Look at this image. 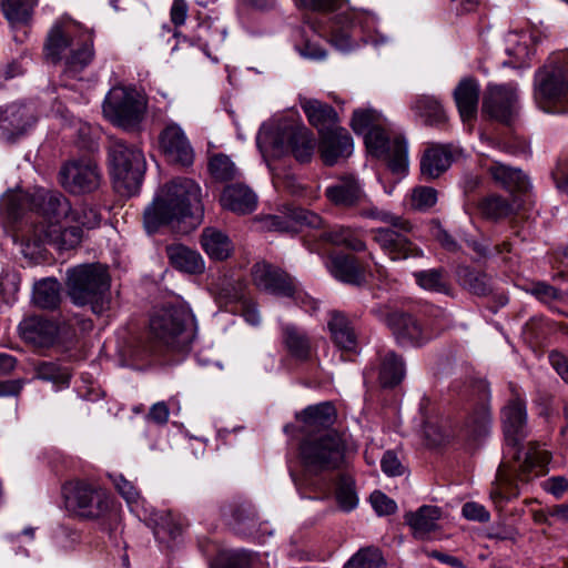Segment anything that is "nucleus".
<instances>
[{"label":"nucleus","mask_w":568,"mask_h":568,"mask_svg":"<svg viewBox=\"0 0 568 568\" xmlns=\"http://www.w3.org/2000/svg\"><path fill=\"white\" fill-rule=\"evenodd\" d=\"M31 206L37 217L26 234L27 246L49 244L59 250H71L80 245L84 230L95 229L101 222L97 209L87 204L72 207L69 200L58 192H36Z\"/></svg>","instance_id":"nucleus-1"},{"label":"nucleus","mask_w":568,"mask_h":568,"mask_svg":"<svg viewBox=\"0 0 568 568\" xmlns=\"http://www.w3.org/2000/svg\"><path fill=\"white\" fill-rule=\"evenodd\" d=\"M203 210L200 185L191 179H176L145 209L144 225L150 233L163 225L175 229L187 217L199 222Z\"/></svg>","instance_id":"nucleus-2"},{"label":"nucleus","mask_w":568,"mask_h":568,"mask_svg":"<svg viewBox=\"0 0 568 568\" xmlns=\"http://www.w3.org/2000/svg\"><path fill=\"white\" fill-rule=\"evenodd\" d=\"M44 53L63 64V78H78L94 58L93 34L71 22L55 23L47 36Z\"/></svg>","instance_id":"nucleus-3"},{"label":"nucleus","mask_w":568,"mask_h":568,"mask_svg":"<svg viewBox=\"0 0 568 568\" xmlns=\"http://www.w3.org/2000/svg\"><path fill=\"white\" fill-rule=\"evenodd\" d=\"M67 288L77 306L89 305L97 316H104L110 310V275L102 264H84L67 273Z\"/></svg>","instance_id":"nucleus-4"},{"label":"nucleus","mask_w":568,"mask_h":568,"mask_svg":"<svg viewBox=\"0 0 568 568\" xmlns=\"http://www.w3.org/2000/svg\"><path fill=\"white\" fill-rule=\"evenodd\" d=\"M534 98L547 113H568V51L552 53L536 71Z\"/></svg>","instance_id":"nucleus-5"},{"label":"nucleus","mask_w":568,"mask_h":568,"mask_svg":"<svg viewBox=\"0 0 568 568\" xmlns=\"http://www.w3.org/2000/svg\"><path fill=\"white\" fill-rule=\"evenodd\" d=\"M108 158L116 192L123 196L135 194L145 172L146 164L143 152L135 145L113 140L108 149Z\"/></svg>","instance_id":"nucleus-6"},{"label":"nucleus","mask_w":568,"mask_h":568,"mask_svg":"<svg viewBox=\"0 0 568 568\" xmlns=\"http://www.w3.org/2000/svg\"><path fill=\"white\" fill-rule=\"evenodd\" d=\"M345 438L336 430L308 435L300 447L305 469L314 474L338 469L345 462Z\"/></svg>","instance_id":"nucleus-7"},{"label":"nucleus","mask_w":568,"mask_h":568,"mask_svg":"<svg viewBox=\"0 0 568 568\" xmlns=\"http://www.w3.org/2000/svg\"><path fill=\"white\" fill-rule=\"evenodd\" d=\"M376 17L365 10H339L329 19V41L341 51H349L358 45L363 34L374 29Z\"/></svg>","instance_id":"nucleus-8"},{"label":"nucleus","mask_w":568,"mask_h":568,"mask_svg":"<svg viewBox=\"0 0 568 568\" xmlns=\"http://www.w3.org/2000/svg\"><path fill=\"white\" fill-rule=\"evenodd\" d=\"M146 101L134 89L112 88L103 102L104 115L115 125L129 129L139 124L145 113Z\"/></svg>","instance_id":"nucleus-9"},{"label":"nucleus","mask_w":568,"mask_h":568,"mask_svg":"<svg viewBox=\"0 0 568 568\" xmlns=\"http://www.w3.org/2000/svg\"><path fill=\"white\" fill-rule=\"evenodd\" d=\"M365 145L368 152L377 158H383L394 173H403L408 166V148L402 135L389 136L386 131L373 126L365 134Z\"/></svg>","instance_id":"nucleus-10"},{"label":"nucleus","mask_w":568,"mask_h":568,"mask_svg":"<svg viewBox=\"0 0 568 568\" xmlns=\"http://www.w3.org/2000/svg\"><path fill=\"white\" fill-rule=\"evenodd\" d=\"M501 420L507 455L519 462L520 444L528 435L527 409L525 398L515 388L511 389V398L501 410Z\"/></svg>","instance_id":"nucleus-11"},{"label":"nucleus","mask_w":568,"mask_h":568,"mask_svg":"<svg viewBox=\"0 0 568 568\" xmlns=\"http://www.w3.org/2000/svg\"><path fill=\"white\" fill-rule=\"evenodd\" d=\"M68 506L85 518H99L109 509L105 489L88 481H77L65 488Z\"/></svg>","instance_id":"nucleus-12"},{"label":"nucleus","mask_w":568,"mask_h":568,"mask_svg":"<svg viewBox=\"0 0 568 568\" xmlns=\"http://www.w3.org/2000/svg\"><path fill=\"white\" fill-rule=\"evenodd\" d=\"M414 230L409 221V229L402 230L395 226L376 227L371 230L372 240L379 246L385 255L392 261H403L407 258H419L424 252L408 239V234Z\"/></svg>","instance_id":"nucleus-13"},{"label":"nucleus","mask_w":568,"mask_h":568,"mask_svg":"<svg viewBox=\"0 0 568 568\" xmlns=\"http://www.w3.org/2000/svg\"><path fill=\"white\" fill-rule=\"evenodd\" d=\"M61 185L72 194H84L97 190L101 182L98 163L90 156L67 162L60 170Z\"/></svg>","instance_id":"nucleus-14"},{"label":"nucleus","mask_w":568,"mask_h":568,"mask_svg":"<svg viewBox=\"0 0 568 568\" xmlns=\"http://www.w3.org/2000/svg\"><path fill=\"white\" fill-rule=\"evenodd\" d=\"M252 281L254 285L268 294L293 297L298 292V284L283 268L267 262H257L253 265Z\"/></svg>","instance_id":"nucleus-15"},{"label":"nucleus","mask_w":568,"mask_h":568,"mask_svg":"<svg viewBox=\"0 0 568 568\" xmlns=\"http://www.w3.org/2000/svg\"><path fill=\"white\" fill-rule=\"evenodd\" d=\"M517 88L513 84H489L483 100V111L491 119L509 124L517 113Z\"/></svg>","instance_id":"nucleus-16"},{"label":"nucleus","mask_w":568,"mask_h":568,"mask_svg":"<svg viewBox=\"0 0 568 568\" xmlns=\"http://www.w3.org/2000/svg\"><path fill=\"white\" fill-rule=\"evenodd\" d=\"M274 149L278 154L291 152L302 163L310 162L315 140L313 133L305 126H285L274 140Z\"/></svg>","instance_id":"nucleus-17"},{"label":"nucleus","mask_w":568,"mask_h":568,"mask_svg":"<svg viewBox=\"0 0 568 568\" xmlns=\"http://www.w3.org/2000/svg\"><path fill=\"white\" fill-rule=\"evenodd\" d=\"M159 144L161 151L170 161L182 165H191L193 163V148L179 124H168L159 135Z\"/></svg>","instance_id":"nucleus-18"},{"label":"nucleus","mask_w":568,"mask_h":568,"mask_svg":"<svg viewBox=\"0 0 568 568\" xmlns=\"http://www.w3.org/2000/svg\"><path fill=\"white\" fill-rule=\"evenodd\" d=\"M320 154L326 165H334L353 152V139L346 129L336 126L321 134Z\"/></svg>","instance_id":"nucleus-19"},{"label":"nucleus","mask_w":568,"mask_h":568,"mask_svg":"<svg viewBox=\"0 0 568 568\" xmlns=\"http://www.w3.org/2000/svg\"><path fill=\"white\" fill-rule=\"evenodd\" d=\"M184 324L185 322H151L152 338L170 349H184L194 338L193 327Z\"/></svg>","instance_id":"nucleus-20"},{"label":"nucleus","mask_w":568,"mask_h":568,"mask_svg":"<svg viewBox=\"0 0 568 568\" xmlns=\"http://www.w3.org/2000/svg\"><path fill=\"white\" fill-rule=\"evenodd\" d=\"M326 265L329 273L345 284L362 286L367 283V267L354 255H333Z\"/></svg>","instance_id":"nucleus-21"},{"label":"nucleus","mask_w":568,"mask_h":568,"mask_svg":"<svg viewBox=\"0 0 568 568\" xmlns=\"http://www.w3.org/2000/svg\"><path fill=\"white\" fill-rule=\"evenodd\" d=\"M388 328L402 346L422 345L440 332L433 322H388Z\"/></svg>","instance_id":"nucleus-22"},{"label":"nucleus","mask_w":568,"mask_h":568,"mask_svg":"<svg viewBox=\"0 0 568 568\" xmlns=\"http://www.w3.org/2000/svg\"><path fill=\"white\" fill-rule=\"evenodd\" d=\"M301 422V430L306 436L328 432L335 423L336 410L329 402L307 406L296 415Z\"/></svg>","instance_id":"nucleus-23"},{"label":"nucleus","mask_w":568,"mask_h":568,"mask_svg":"<svg viewBox=\"0 0 568 568\" xmlns=\"http://www.w3.org/2000/svg\"><path fill=\"white\" fill-rule=\"evenodd\" d=\"M325 196L336 206L354 207L365 202L366 194L358 180L344 176L326 187Z\"/></svg>","instance_id":"nucleus-24"},{"label":"nucleus","mask_w":568,"mask_h":568,"mask_svg":"<svg viewBox=\"0 0 568 568\" xmlns=\"http://www.w3.org/2000/svg\"><path fill=\"white\" fill-rule=\"evenodd\" d=\"M221 205L237 214H248L257 205L256 194L246 185L237 183L224 187L221 199Z\"/></svg>","instance_id":"nucleus-25"},{"label":"nucleus","mask_w":568,"mask_h":568,"mask_svg":"<svg viewBox=\"0 0 568 568\" xmlns=\"http://www.w3.org/2000/svg\"><path fill=\"white\" fill-rule=\"evenodd\" d=\"M453 154L448 146L430 144L420 159V174L425 180L440 176L452 164Z\"/></svg>","instance_id":"nucleus-26"},{"label":"nucleus","mask_w":568,"mask_h":568,"mask_svg":"<svg viewBox=\"0 0 568 568\" xmlns=\"http://www.w3.org/2000/svg\"><path fill=\"white\" fill-rule=\"evenodd\" d=\"M442 511L436 506L425 505L416 511L405 515V521L410 527L415 538L425 539L432 531L438 529V520Z\"/></svg>","instance_id":"nucleus-27"},{"label":"nucleus","mask_w":568,"mask_h":568,"mask_svg":"<svg viewBox=\"0 0 568 568\" xmlns=\"http://www.w3.org/2000/svg\"><path fill=\"white\" fill-rule=\"evenodd\" d=\"M165 252L171 266L182 273L200 274L204 271V261L195 250L183 244H171Z\"/></svg>","instance_id":"nucleus-28"},{"label":"nucleus","mask_w":568,"mask_h":568,"mask_svg":"<svg viewBox=\"0 0 568 568\" xmlns=\"http://www.w3.org/2000/svg\"><path fill=\"white\" fill-rule=\"evenodd\" d=\"M550 462L548 450L540 448L537 444H529L525 458L514 469L518 480L528 483L531 478L544 474L546 466Z\"/></svg>","instance_id":"nucleus-29"},{"label":"nucleus","mask_w":568,"mask_h":568,"mask_svg":"<svg viewBox=\"0 0 568 568\" xmlns=\"http://www.w3.org/2000/svg\"><path fill=\"white\" fill-rule=\"evenodd\" d=\"M480 87L476 79L465 78L454 90V99L464 121L473 119L477 113Z\"/></svg>","instance_id":"nucleus-30"},{"label":"nucleus","mask_w":568,"mask_h":568,"mask_svg":"<svg viewBox=\"0 0 568 568\" xmlns=\"http://www.w3.org/2000/svg\"><path fill=\"white\" fill-rule=\"evenodd\" d=\"M308 122L315 126L320 133L329 131L338 122V115L333 106L316 99H305L301 102Z\"/></svg>","instance_id":"nucleus-31"},{"label":"nucleus","mask_w":568,"mask_h":568,"mask_svg":"<svg viewBox=\"0 0 568 568\" xmlns=\"http://www.w3.org/2000/svg\"><path fill=\"white\" fill-rule=\"evenodd\" d=\"M487 171L495 183L509 192H525L529 187L528 178L517 168L494 162Z\"/></svg>","instance_id":"nucleus-32"},{"label":"nucleus","mask_w":568,"mask_h":568,"mask_svg":"<svg viewBox=\"0 0 568 568\" xmlns=\"http://www.w3.org/2000/svg\"><path fill=\"white\" fill-rule=\"evenodd\" d=\"M18 331L27 343L38 347L52 345L58 335L55 322H19Z\"/></svg>","instance_id":"nucleus-33"},{"label":"nucleus","mask_w":568,"mask_h":568,"mask_svg":"<svg viewBox=\"0 0 568 568\" xmlns=\"http://www.w3.org/2000/svg\"><path fill=\"white\" fill-rule=\"evenodd\" d=\"M378 382L383 387H394L405 377V363L394 351L378 353Z\"/></svg>","instance_id":"nucleus-34"},{"label":"nucleus","mask_w":568,"mask_h":568,"mask_svg":"<svg viewBox=\"0 0 568 568\" xmlns=\"http://www.w3.org/2000/svg\"><path fill=\"white\" fill-rule=\"evenodd\" d=\"M201 246L212 260L223 261L232 251V242L229 236L215 227H205L201 234Z\"/></svg>","instance_id":"nucleus-35"},{"label":"nucleus","mask_w":568,"mask_h":568,"mask_svg":"<svg viewBox=\"0 0 568 568\" xmlns=\"http://www.w3.org/2000/svg\"><path fill=\"white\" fill-rule=\"evenodd\" d=\"M412 110L427 125H439L447 119L442 102L434 95H419L412 103Z\"/></svg>","instance_id":"nucleus-36"},{"label":"nucleus","mask_w":568,"mask_h":568,"mask_svg":"<svg viewBox=\"0 0 568 568\" xmlns=\"http://www.w3.org/2000/svg\"><path fill=\"white\" fill-rule=\"evenodd\" d=\"M413 276L416 284L425 291L446 295L452 292L449 274L443 267L414 272Z\"/></svg>","instance_id":"nucleus-37"},{"label":"nucleus","mask_w":568,"mask_h":568,"mask_svg":"<svg viewBox=\"0 0 568 568\" xmlns=\"http://www.w3.org/2000/svg\"><path fill=\"white\" fill-rule=\"evenodd\" d=\"M29 125V116L24 106L10 104L4 108H0L1 130L11 134H20Z\"/></svg>","instance_id":"nucleus-38"},{"label":"nucleus","mask_w":568,"mask_h":568,"mask_svg":"<svg viewBox=\"0 0 568 568\" xmlns=\"http://www.w3.org/2000/svg\"><path fill=\"white\" fill-rule=\"evenodd\" d=\"M357 206L359 207L358 214L362 217L378 221L390 226L399 227L402 230L409 229V221L407 219L395 215L389 211L376 206L367 199V196L365 197V202Z\"/></svg>","instance_id":"nucleus-39"},{"label":"nucleus","mask_w":568,"mask_h":568,"mask_svg":"<svg viewBox=\"0 0 568 568\" xmlns=\"http://www.w3.org/2000/svg\"><path fill=\"white\" fill-rule=\"evenodd\" d=\"M33 302L41 308H55L60 303V283L54 278L38 282L33 290Z\"/></svg>","instance_id":"nucleus-40"},{"label":"nucleus","mask_w":568,"mask_h":568,"mask_svg":"<svg viewBox=\"0 0 568 568\" xmlns=\"http://www.w3.org/2000/svg\"><path fill=\"white\" fill-rule=\"evenodd\" d=\"M332 338L337 347L347 352L358 348V333L352 322H328Z\"/></svg>","instance_id":"nucleus-41"},{"label":"nucleus","mask_w":568,"mask_h":568,"mask_svg":"<svg viewBox=\"0 0 568 568\" xmlns=\"http://www.w3.org/2000/svg\"><path fill=\"white\" fill-rule=\"evenodd\" d=\"M37 4V0H2L1 7L7 20L16 26L28 23Z\"/></svg>","instance_id":"nucleus-42"},{"label":"nucleus","mask_w":568,"mask_h":568,"mask_svg":"<svg viewBox=\"0 0 568 568\" xmlns=\"http://www.w3.org/2000/svg\"><path fill=\"white\" fill-rule=\"evenodd\" d=\"M457 276L459 284L475 295L485 296L491 291L490 280L485 273L462 266L458 268Z\"/></svg>","instance_id":"nucleus-43"},{"label":"nucleus","mask_w":568,"mask_h":568,"mask_svg":"<svg viewBox=\"0 0 568 568\" xmlns=\"http://www.w3.org/2000/svg\"><path fill=\"white\" fill-rule=\"evenodd\" d=\"M478 209L486 219L493 221L506 219L513 213V205L500 195H490L483 199Z\"/></svg>","instance_id":"nucleus-44"},{"label":"nucleus","mask_w":568,"mask_h":568,"mask_svg":"<svg viewBox=\"0 0 568 568\" xmlns=\"http://www.w3.org/2000/svg\"><path fill=\"white\" fill-rule=\"evenodd\" d=\"M327 240L335 245H342L355 252L366 250V243L362 240L359 233L351 227H334L327 233Z\"/></svg>","instance_id":"nucleus-45"},{"label":"nucleus","mask_w":568,"mask_h":568,"mask_svg":"<svg viewBox=\"0 0 568 568\" xmlns=\"http://www.w3.org/2000/svg\"><path fill=\"white\" fill-rule=\"evenodd\" d=\"M196 40L206 55H211V50H217L225 40V31L212 23H201L197 29Z\"/></svg>","instance_id":"nucleus-46"},{"label":"nucleus","mask_w":568,"mask_h":568,"mask_svg":"<svg viewBox=\"0 0 568 568\" xmlns=\"http://www.w3.org/2000/svg\"><path fill=\"white\" fill-rule=\"evenodd\" d=\"M209 172L211 176L219 182L234 180L239 173L237 168L230 156L223 153H217L210 158Z\"/></svg>","instance_id":"nucleus-47"},{"label":"nucleus","mask_w":568,"mask_h":568,"mask_svg":"<svg viewBox=\"0 0 568 568\" xmlns=\"http://www.w3.org/2000/svg\"><path fill=\"white\" fill-rule=\"evenodd\" d=\"M489 423L490 413L488 405L481 403L469 416H467L465 420V428L469 436L479 437L487 433Z\"/></svg>","instance_id":"nucleus-48"},{"label":"nucleus","mask_w":568,"mask_h":568,"mask_svg":"<svg viewBox=\"0 0 568 568\" xmlns=\"http://www.w3.org/2000/svg\"><path fill=\"white\" fill-rule=\"evenodd\" d=\"M109 477L131 510H138L143 506L144 501L133 483L129 481L122 474H110Z\"/></svg>","instance_id":"nucleus-49"},{"label":"nucleus","mask_w":568,"mask_h":568,"mask_svg":"<svg viewBox=\"0 0 568 568\" xmlns=\"http://www.w3.org/2000/svg\"><path fill=\"white\" fill-rule=\"evenodd\" d=\"M37 378L51 382L57 388L67 387L70 382V373L54 363L43 362L37 367Z\"/></svg>","instance_id":"nucleus-50"},{"label":"nucleus","mask_w":568,"mask_h":568,"mask_svg":"<svg viewBox=\"0 0 568 568\" xmlns=\"http://www.w3.org/2000/svg\"><path fill=\"white\" fill-rule=\"evenodd\" d=\"M384 565V558L379 549L367 547L353 555L344 568H381Z\"/></svg>","instance_id":"nucleus-51"},{"label":"nucleus","mask_w":568,"mask_h":568,"mask_svg":"<svg viewBox=\"0 0 568 568\" xmlns=\"http://www.w3.org/2000/svg\"><path fill=\"white\" fill-rule=\"evenodd\" d=\"M263 229L270 232L296 233L294 206H287L281 215H267L263 219Z\"/></svg>","instance_id":"nucleus-52"},{"label":"nucleus","mask_w":568,"mask_h":568,"mask_svg":"<svg viewBox=\"0 0 568 568\" xmlns=\"http://www.w3.org/2000/svg\"><path fill=\"white\" fill-rule=\"evenodd\" d=\"M437 191L430 186L418 185L409 194V206L414 211H429L437 203Z\"/></svg>","instance_id":"nucleus-53"},{"label":"nucleus","mask_w":568,"mask_h":568,"mask_svg":"<svg viewBox=\"0 0 568 568\" xmlns=\"http://www.w3.org/2000/svg\"><path fill=\"white\" fill-rule=\"evenodd\" d=\"M336 500L345 511H351L357 506L358 498L352 478L345 476L339 478L336 488Z\"/></svg>","instance_id":"nucleus-54"},{"label":"nucleus","mask_w":568,"mask_h":568,"mask_svg":"<svg viewBox=\"0 0 568 568\" xmlns=\"http://www.w3.org/2000/svg\"><path fill=\"white\" fill-rule=\"evenodd\" d=\"M379 114L372 109L355 110L351 126L357 134H366L373 126H378Z\"/></svg>","instance_id":"nucleus-55"},{"label":"nucleus","mask_w":568,"mask_h":568,"mask_svg":"<svg viewBox=\"0 0 568 568\" xmlns=\"http://www.w3.org/2000/svg\"><path fill=\"white\" fill-rule=\"evenodd\" d=\"M161 312L158 320H192L194 317L190 306L180 298L166 301Z\"/></svg>","instance_id":"nucleus-56"},{"label":"nucleus","mask_w":568,"mask_h":568,"mask_svg":"<svg viewBox=\"0 0 568 568\" xmlns=\"http://www.w3.org/2000/svg\"><path fill=\"white\" fill-rule=\"evenodd\" d=\"M284 342L288 351L298 358H306L310 352V342L307 337L294 327H287Z\"/></svg>","instance_id":"nucleus-57"},{"label":"nucleus","mask_w":568,"mask_h":568,"mask_svg":"<svg viewBox=\"0 0 568 568\" xmlns=\"http://www.w3.org/2000/svg\"><path fill=\"white\" fill-rule=\"evenodd\" d=\"M74 143L81 150L94 152L98 149L95 131L85 122L79 121L74 126Z\"/></svg>","instance_id":"nucleus-58"},{"label":"nucleus","mask_w":568,"mask_h":568,"mask_svg":"<svg viewBox=\"0 0 568 568\" xmlns=\"http://www.w3.org/2000/svg\"><path fill=\"white\" fill-rule=\"evenodd\" d=\"M20 277L14 272L3 271L0 274V298L10 304L17 298L19 292Z\"/></svg>","instance_id":"nucleus-59"},{"label":"nucleus","mask_w":568,"mask_h":568,"mask_svg":"<svg viewBox=\"0 0 568 568\" xmlns=\"http://www.w3.org/2000/svg\"><path fill=\"white\" fill-rule=\"evenodd\" d=\"M529 292L544 303L561 301L564 298V295L558 290L545 282L532 283Z\"/></svg>","instance_id":"nucleus-60"},{"label":"nucleus","mask_w":568,"mask_h":568,"mask_svg":"<svg viewBox=\"0 0 568 568\" xmlns=\"http://www.w3.org/2000/svg\"><path fill=\"white\" fill-rule=\"evenodd\" d=\"M371 504L376 514L379 516L394 514L397 509L396 503L378 490L371 495Z\"/></svg>","instance_id":"nucleus-61"},{"label":"nucleus","mask_w":568,"mask_h":568,"mask_svg":"<svg viewBox=\"0 0 568 568\" xmlns=\"http://www.w3.org/2000/svg\"><path fill=\"white\" fill-rule=\"evenodd\" d=\"M294 221L297 229L304 225L317 229L323 222L318 214L302 207H294Z\"/></svg>","instance_id":"nucleus-62"},{"label":"nucleus","mask_w":568,"mask_h":568,"mask_svg":"<svg viewBox=\"0 0 568 568\" xmlns=\"http://www.w3.org/2000/svg\"><path fill=\"white\" fill-rule=\"evenodd\" d=\"M251 555L245 550H233L225 555L224 564L219 568H250Z\"/></svg>","instance_id":"nucleus-63"},{"label":"nucleus","mask_w":568,"mask_h":568,"mask_svg":"<svg viewBox=\"0 0 568 568\" xmlns=\"http://www.w3.org/2000/svg\"><path fill=\"white\" fill-rule=\"evenodd\" d=\"M542 487L556 498H561L568 491V479L564 476L549 477L542 483Z\"/></svg>","instance_id":"nucleus-64"}]
</instances>
